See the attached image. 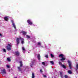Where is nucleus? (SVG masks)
Returning <instances> with one entry per match:
<instances>
[{
    "mask_svg": "<svg viewBox=\"0 0 78 78\" xmlns=\"http://www.w3.org/2000/svg\"><path fill=\"white\" fill-rule=\"evenodd\" d=\"M76 70H78V64H77L76 66Z\"/></svg>",
    "mask_w": 78,
    "mask_h": 78,
    "instance_id": "15",
    "label": "nucleus"
},
{
    "mask_svg": "<svg viewBox=\"0 0 78 78\" xmlns=\"http://www.w3.org/2000/svg\"><path fill=\"white\" fill-rule=\"evenodd\" d=\"M42 64H43V65H45V62H42Z\"/></svg>",
    "mask_w": 78,
    "mask_h": 78,
    "instance_id": "29",
    "label": "nucleus"
},
{
    "mask_svg": "<svg viewBox=\"0 0 78 78\" xmlns=\"http://www.w3.org/2000/svg\"><path fill=\"white\" fill-rule=\"evenodd\" d=\"M33 65V62H32V63L30 64V66L31 67H32Z\"/></svg>",
    "mask_w": 78,
    "mask_h": 78,
    "instance_id": "23",
    "label": "nucleus"
},
{
    "mask_svg": "<svg viewBox=\"0 0 78 78\" xmlns=\"http://www.w3.org/2000/svg\"><path fill=\"white\" fill-rule=\"evenodd\" d=\"M1 71L3 74H6V71L5 69H3V70H2Z\"/></svg>",
    "mask_w": 78,
    "mask_h": 78,
    "instance_id": "5",
    "label": "nucleus"
},
{
    "mask_svg": "<svg viewBox=\"0 0 78 78\" xmlns=\"http://www.w3.org/2000/svg\"><path fill=\"white\" fill-rule=\"evenodd\" d=\"M40 72H42V69H40Z\"/></svg>",
    "mask_w": 78,
    "mask_h": 78,
    "instance_id": "34",
    "label": "nucleus"
},
{
    "mask_svg": "<svg viewBox=\"0 0 78 78\" xmlns=\"http://www.w3.org/2000/svg\"><path fill=\"white\" fill-rule=\"evenodd\" d=\"M68 62L70 69H72V65L71 64V62L69 60L68 61Z\"/></svg>",
    "mask_w": 78,
    "mask_h": 78,
    "instance_id": "4",
    "label": "nucleus"
},
{
    "mask_svg": "<svg viewBox=\"0 0 78 78\" xmlns=\"http://www.w3.org/2000/svg\"><path fill=\"white\" fill-rule=\"evenodd\" d=\"M14 78H17V77H15Z\"/></svg>",
    "mask_w": 78,
    "mask_h": 78,
    "instance_id": "35",
    "label": "nucleus"
},
{
    "mask_svg": "<svg viewBox=\"0 0 78 78\" xmlns=\"http://www.w3.org/2000/svg\"><path fill=\"white\" fill-rule=\"evenodd\" d=\"M64 76L65 78H68V76L67 75H65Z\"/></svg>",
    "mask_w": 78,
    "mask_h": 78,
    "instance_id": "27",
    "label": "nucleus"
},
{
    "mask_svg": "<svg viewBox=\"0 0 78 78\" xmlns=\"http://www.w3.org/2000/svg\"><path fill=\"white\" fill-rule=\"evenodd\" d=\"M20 66L18 67L17 68L19 70V72H22V69H21L23 67V65L22 64V61H20Z\"/></svg>",
    "mask_w": 78,
    "mask_h": 78,
    "instance_id": "2",
    "label": "nucleus"
},
{
    "mask_svg": "<svg viewBox=\"0 0 78 78\" xmlns=\"http://www.w3.org/2000/svg\"><path fill=\"white\" fill-rule=\"evenodd\" d=\"M40 57H41V55H37V59H38V60H40Z\"/></svg>",
    "mask_w": 78,
    "mask_h": 78,
    "instance_id": "14",
    "label": "nucleus"
},
{
    "mask_svg": "<svg viewBox=\"0 0 78 78\" xmlns=\"http://www.w3.org/2000/svg\"><path fill=\"white\" fill-rule=\"evenodd\" d=\"M60 76H61V77L62 78L63 74L62 72H60Z\"/></svg>",
    "mask_w": 78,
    "mask_h": 78,
    "instance_id": "18",
    "label": "nucleus"
},
{
    "mask_svg": "<svg viewBox=\"0 0 78 78\" xmlns=\"http://www.w3.org/2000/svg\"><path fill=\"white\" fill-rule=\"evenodd\" d=\"M68 73H69V74H72V71L70 70L68 71Z\"/></svg>",
    "mask_w": 78,
    "mask_h": 78,
    "instance_id": "16",
    "label": "nucleus"
},
{
    "mask_svg": "<svg viewBox=\"0 0 78 78\" xmlns=\"http://www.w3.org/2000/svg\"><path fill=\"white\" fill-rule=\"evenodd\" d=\"M62 67L63 68V69H66V66L65 65H62Z\"/></svg>",
    "mask_w": 78,
    "mask_h": 78,
    "instance_id": "17",
    "label": "nucleus"
},
{
    "mask_svg": "<svg viewBox=\"0 0 78 78\" xmlns=\"http://www.w3.org/2000/svg\"><path fill=\"white\" fill-rule=\"evenodd\" d=\"M15 55L17 56H19L20 55V53L18 52V51H17L15 52Z\"/></svg>",
    "mask_w": 78,
    "mask_h": 78,
    "instance_id": "9",
    "label": "nucleus"
},
{
    "mask_svg": "<svg viewBox=\"0 0 78 78\" xmlns=\"http://www.w3.org/2000/svg\"><path fill=\"white\" fill-rule=\"evenodd\" d=\"M26 37L28 39H30V36H29V35H26Z\"/></svg>",
    "mask_w": 78,
    "mask_h": 78,
    "instance_id": "21",
    "label": "nucleus"
},
{
    "mask_svg": "<svg viewBox=\"0 0 78 78\" xmlns=\"http://www.w3.org/2000/svg\"><path fill=\"white\" fill-rule=\"evenodd\" d=\"M41 42H39L38 43V45H41Z\"/></svg>",
    "mask_w": 78,
    "mask_h": 78,
    "instance_id": "30",
    "label": "nucleus"
},
{
    "mask_svg": "<svg viewBox=\"0 0 78 78\" xmlns=\"http://www.w3.org/2000/svg\"><path fill=\"white\" fill-rule=\"evenodd\" d=\"M45 57H46V58H48V55H45Z\"/></svg>",
    "mask_w": 78,
    "mask_h": 78,
    "instance_id": "25",
    "label": "nucleus"
},
{
    "mask_svg": "<svg viewBox=\"0 0 78 78\" xmlns=\"http://www.w3.org/2000/svg\"><path fill=\"white\" fill-rule=\"evenodd\" d=\"M11 22L12 23V25L13 26V27H14L15 29V30L16 29V25H15V24H14V21H13V20H12L11 21Z\"/></svg>",
    "mask_w": 78,
    "mask_h": 78,
    "instance_id": "7",
    "label": "nucleus"
},
{
    "mask_svg": "<svg viewBox=\"0 0 78 78\" xmlns=\"http://www.w3.org/2000/svg\"><path fill=\"white\" fill-rule=\"evenodd\" d=\"M0 36H1V37H2V35L1 34H0Z\"/></svg>",
    "mask_w": 78,
    "mask_h": 78,
    "instance_id": "33",
    "label": "nucleus"
},
{
    "mask_svg": "<svg viewBox=\"0 0 78 78\" xmlns=\"http://www.w3.org/2000/svg\"><path fill=\"white\" fill-rule=\"evenodd\" d=\"M44 77V78H47V76H46V75H44L43 76Z\"/></svg>",
    "mask_w": 78,
    "mask_h": 78,
    "instance_id": "31",
    "label": "nucleus"
},
{
    "mask_svg": "<svg viewBox=\"0 0 78 78\" xmlns=\"http://www.w3.org/2000/svg\"><path fill=\"white\" fill-rule=\"evenodd\" d=\"M58 56L59 57H60V58H61V57H62V58L63 57H64V55L62 54H61L59 55Z\"/></svg>",
    "mask_w": 78,
    "mask_h": 78,
    "instance_id": "12",
    "label": "nucleus"
},
{
    "mask_svg": "<svg viewBox=\"0 0 78 78\" xmlns=\"http://www.w3.org/2000/svg\"><path fill=\"white\" fill-rule=\"evenodd\" d=\"M7 59L8 61H9V62L10 61V58H8Z\"/></svg>",
    "mask_w": 78,
    "mask_h": 78,
    "instance_id": "26",
    "label": "nucleus"
},
{
    "mask_svg": "<svg viewBox=\"0 0 78 78\" xmlns=\"http://www.w3.org/2000/svg\"><path fill=\"white\" fill-rule=\"evenodd\" d=\"M59 65H61V66H62V63L61 62H59Z\"/></svg>",
    "mask_w": 78,
    "mask_h": 78,
    "instance_id": "24",
    "label": "nucleus"
},
{
    "mask_svg": "<svg viewBox=\"0 0 78 78\" xmlns=\"http://www.w3.org/2000/svg\"><path fill=\"white\" fill-rule=\"evenodd\" d=\"M50 55L51 56V58H54V55L52 54H50Z\"/></svg>",
    "mask_w": 78,
    "mask_h": 78,
    "instance_id": "19",
    "label": "nucleus"
},
{
    "mask_svg": "<svg viewBox=\"0 0 78 78\" xmlns=\"http://www.w3.org/2000/svg\"><path fill=\"white\" fill-rule=\"evenodd\" d=\"M3 51L4 52H5V53H6V49H3Z\"/></svg>",
    "mask_w": 78,
    "mask_h": 78,
    "instance_id": "22",
    "label": "nucleus"
},
{
    "mask_svg": "<svg viewBox=\"0 0 78 78\" xmlns=\"http://www.w3.org/2000/svg\"><path fill=\"white\" fill-rule=\"evenodd\" d=\"M22 49L23 51H25V49L23 47H22Z\"/></svg>",
    "mask_w": 78,
    "mask_h": 78,
    "instance_id": "28",
    "label": "nucleus"
},
{
    "mask_svg": "<svg viewBox=\"0 0 78 78\" xmlns=\"http://www.w3.org/2000/svg\"><path fill=\"white\" fill-rule=\"evenodd\" d=\"M60 60L62 62H64V60H66V58L64 57H62L60 59Z\"/></svg>",
    "mask_w": 78,
    "mask_h": 78,
    "instance_id": "8",
    "label": "nucleus"
},
{
    "mask_svg": "<svg viewBox=\"0 0 78 78\" xmlns=\"http://www.w3.org/2000/svg\"><path fill=\"white\" fill-rule=\"evenodd\" d=\"M27 22L29 24H30V25H32V24H33V23L31 21V20H28Z\"/></svg>",
    "mask_w": 78,
    "mask_h": 78,
    "instance_id": "6",
    "label": "nucleus"
},
{
    "mask_svg": "<svg viewBox=\"0 0 78 78\" xmlns=\"http://www.w3.org/2000/svg\"><path fill=\"white\" fill-rule=\"evenodd\" d=\"M21 33H22L23 35H25L27 34V32L25 31H21Z\"/></svg>",
    "mask_w": 78,
    "mask_h": 78,
    "instance_id": "11",
    "label": "nucleus"
},
{
    "mask_svg": "<svg viewBox=\"0 0 78 78\" xmlns=\"http://www.w3.org/2000/svg\"><path fill=\"white\" fill-rule=\"evenodd\" d=\"M4 19L5 21H8V16H6L4 17Z\"/></svg>",
    "mask_w": 78,
    "mask_h": 78,
    "instance_id": "10",
    "label": "nucleus"
},
{
    "mask_svg": "<svg viewBox=\"0 0 78 78\" xmlns=\"http://www.w3.org/2000/svg\"><path fill=\"white\" fill-rule=\"evenodd\" d=\"M32 78H35V76L34 75V74L33 73H32Z\"/></svg>",
    "mask_w": 78,
    "mask_h": 78,
    "instance_id": "13",
    "label": "nucleus"
},
{
    "mask_svg": "<svg viewBox=\"0 0 78 78\" xmlns=\"http://www.w3.org/2000/svg\"><path fill=\"white\" fill-rule=\"evenodd\" d=\"M50 62L52 65H54V62L53 61H50Z\"/></svg>",
    "mask_w": 78,
    "mask_h": 78,
    "instance_id": "20",
    "label": "nucleus"
},
{
    "mask_svg": "<svg viewBox=\"0 0 78 78\" xmlns=\"http://www.w3.org/2000/svg\"><path fill=\"white\" fill-rule=\"evenodd\" d=\"M7 68H9V65H7Z\"/></svg>",
    "mask_w": 78,
    "mask_h": 78,
    "instance_id": "32",
    "label": "nucleus"
},
{
    "mask_svg": "<svg viewBox=\"0 0 78 78\" xmlns=\"http://www.w3.org/2000/svg\"><path fill=\"white\" fill-rule=\"evenodd\" d=\"M20 39H21V44H23L24 43V39L23 38H22V37H20V38H17L16 41V44L17 45H18L19 44V42Z\"/></svg>",
    "mask_w": 78,
    "mask_h": 78,
    "instance_id": "1",
    "label": "nucleus"
},
{
    "mask_svg": "<svg viewBox=\"0 0 78 78\" xmlns=\"http://www.w3.org/2000/svg\"><path fill=\"white\" fill-rule=\"evenodd\" d=\"M11 45L10 44H8V45L7 46V50L8 51H10L11 50Z\"/></svg>",
    "mask_w": 78,
    "mask_h": 78,
    "instance_id": "3",
    "label": "nucleus"
}]
</instances>
